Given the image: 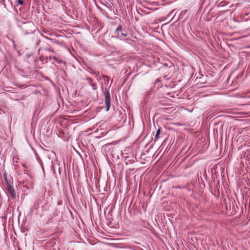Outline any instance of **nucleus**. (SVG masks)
Returning a JSON list of instances; mask_svg holds the SVG:
<instances>
[{"label": "nucleus", "mask_w": 250, "mask_h": 250, "mask_svg": "<svg viewBox=\"0 0 250 250\" xmlns=\"http://www.w3.org/2000/svg\"><path fill=\"white\" fill-rule=\"evenodd\" d=\"M32 32V30H26L25 31V34H29V33H30Z\"/></svg>", "instance_id": "2eb2a0df"}, {"label": "nucleus", "mask_w": 250, "mask_h": 250, "mask_svg": "<svg viewBox=\"0 0 250 250\" xmlns=\"http://www.w3.org/2000/svg\"><path fill=\"white\" fill-rule=\"evenodd\" d=\"M44 200L45 195H42L38 198L36 202H38L39 204L42 205V204H45Z\"/></svg>", "instance_id": "0eeeda50"}, {"label": "nucleus", "mask_w": 250, "mask_h": 250, "mask_svg": "<svg viewBox=\"0 0 250 250\" xmlns=\"http://www.w3.org/2000/svg\"><path fill=\"white\" fill-rule=\"evenodd\" d=\"M104 99H105V103L106 104V111H108L110 107L111 103H110V95L109 93V89H105V91L104 92Z\"/></svg>", "instance_id": "f257e3e1"}, {"label": "nucleus", "mask_w": 250, "mask_h": 250, "mask_svg": "<svg viewBox=\"0 0 250 250\" xmlns=\"http://www.w3.org/2000/svg\"><path fill=\"white\" fill-rule=\"evenodd\" d=\"M15 2L18 4L22 5L24 3V0H15Z\"/></svg>", "instance_id": "f8f14e48"}, {"label": "nucleus", "mask_w": 250, "mask_h": 250, "mask_svg": "<svg viewBox=\"0 0 250 250\" xmlns=\"http://www.w3.org/2000/svg\"><path fill=\"white\" fill-rule=\"evenodd\" d=\"M46 50H48V51H51L52 52H54V51L53 50L51 49L50 48H47V49H46Z\"/></svg>", "instance_id": "f3484780"}, {"label": "nucleus", "mask_w": 250, "mask_h": 250, "mask_svg": "<svg viewBox=\"0 0 250 250\" xmlns=\"http://www.w3.org/2000/svg\"><path fill=\"white\" fill-rule=\"evenodd\" d=\"M115 33L120 39H123L127 36L126 31L123 30L121 26L119 25L115 30Z\"/></svg>", "instance_id": "f03ea898"}, {"label": "nucleus", "mask_w": 250, "mask_h": 250, "mask_svg": "<svg viewBox=\"0 0 250 250\" xmlns=\"http://www.w3.org/2000/svg\"><path fill=\"white\" fill-rule=\"evenodd\" d=\"M85 80L87 81L88 83L92 87L93 90H96L97 89L96 84L93 83V80L92 78L86 76Z\"/></svg>", "instance_id": "20e7f679"}, {"label": "nucleus", "mask_w": 250, "mask_h": 250, "mask_svg": "<svg viewBox=\"0 0 250 250\" xmlns=\"http://www.w3.org/2000/svg\"><path fill=\"white\" fill-rule=\"evenodd\" d=\"M160 132H161V129H160V128H158L156 131V133L155 137V141L156 140H158V139L159 138V135L160 134Z\"/></svg>", "instance_id": "6e6552de"}, {"label": "nucleus", "mask_w": 250, "mask_h": 250, "mask_svg": "<svg viewBox=\"0 0 250 250\" xmlns=\"http://www.w3.org/2000/svg\"><path fill=\"white\" fill-rule=\"evenodd\" d=\"M18 86H19L20 88H22V89L25 88H26V87H27V85H26L25 84H23V85H18Z\"/></svg>", "instance_id": "4468645a"}, {"label": "nucleus", "mask_w": 250, "mask_h": 250, "mask_svg": "<svg viewBox=\"0 0 250 250\" xmlns=\"http://www.w3.org/2000/svg\"><path fill=\"white\" fill-rule=\"evenodd\" d=\"M12 42L13 44L14 48H16V45L15 44V42L14 40H12Z\"/></svg>", "instance_id": "dca6fc26"}, {"label": "nucleus", "mask_w": 250, "mask_h": 250, "mask_svg": "<svg viewBox=\"0 0 250 250\" xmlns=\"http://www.w3.org/2000/svg\"><path fill=\"white\" fill-rule=\"evenodd\" d=\"M49 60H51L52 59L54 61H56V62H59L58 59L56 57H54V56H49Z\"/></svg>", "instance_id": "ddd939ff"}, {"label": "nucleus", "mask_w": 250, "mask_h": 250, "mask_svg": "<svg viewBox=\"0 0 250 250\" xmlns=\"http://www.w3.org/2000/svg\"><path fill=\"white\" fill-rule=\"evenodd\" d=\"M40 41H38V42H37V43H36L37 45H39V43H40Z\"/></svg>", "instance_id": "a211bd4d"}, {"label": "nucleus", "mask_w": 250, "mask_h": 250, "mask_svg": "<svg viewBox=\"0 0 250 250\" xmlns=\"http://www.w3.org/2000/svg\"><path fill=\"white\" fill-rule=\"evenodd\" d=\"M7 190L12 199L16 197V191L14 188L11 186V184L7 185Z\"/></svg>", "instance_id": "7ed1b4c3"}, {"label": "nucleus", "mask_w": 250, "mask_h": 250, "mask_svg": "<svg viewBox=\"0 0 250 250\" xmlns=\"http://www.w3.org/2000/svg\"><path fill=\"white\" fill-rule=\"evenodd\" d=\"M112 82H113V81L112 80V81H111V83H112ZM111 84H110V85H111Z\"/></svg>", "instance_id": "6ab92c4d"}, {"label": "nucleus", "mask_w": 250, "mask_h": 250, "mask_svg": "<svg viewBox=\"0 0 250 250\" xmlns=\"http://www.w3.org/2000/svg\"><path fill=\"white\" fill-rule=\"evenodd\" d=\"M3 177H4V179L6 183V185H8V184H11L10 183V182L8 180V178H7V174L5 172H4L3 173Z\"/></svg>", "instance_id": "1a4fd4ad"}, {"label": "nucleus", "mask_w": 250, "mask_h": 250, "mask_svg": "<svg viewBox=\"0 0 250 250\" xmlns=\"http://www.w3.org/2000/svg\"><path fill=\"white\" fill-rule=\"evenodd\" d=\"M23 24H26L27 27H31V28L34 27V25L31 22H30V21H28L27 23L23 22Z\"/></svg>", "instance_id": "9d476101"}, {"label": "nucleus", "mask_w": 250, "mask_h": 250, "mask_svg": "<svg viewBox=\"0 0 250 250\" xmlns=\"http://www.w3.org/2000/svg\"><path fill=\"white\" fill-rule=\"evenodd\" d=\"M89 72L92 74V75H94L95 77V78H96V79L99 81L101 80V77L99 76V71H96L95 70H94L93 69H90V71H89Z\"/></svg>", "instance_id": "39448f33"}, {"label": "nucleus", "mask_w": 250, "mask_h": 250, "mask_svg": "<svg viewBox=\"0 0 250 250\" xmlns=\"http://www.w3.org/2000/svg\"><path fill=\"white\" fill-rule=\"evenodd\" d=\"M102 76H103V77L106 79L105 80V83H104L105 84L108 83L109 82L110 78L108 76H106V75H103Z\"/></svg>", "instance_id": "9b49d317"}, {"label": "nucleus", "mask_w": 250, "mask_h": 250, "mask_svg": "<svg viewBox=\"0 0 250 250\" xmlns=\"http://www.w3.org/2000/svg\"><path fill=\"white\" fill-rule=\"evenodd\" d=\"M40 205L38 202H36L31 208L30 212L33 213L35 210L38 209Z\"/></svg>", "instance_id": "423d86ee"}]
</instances>
